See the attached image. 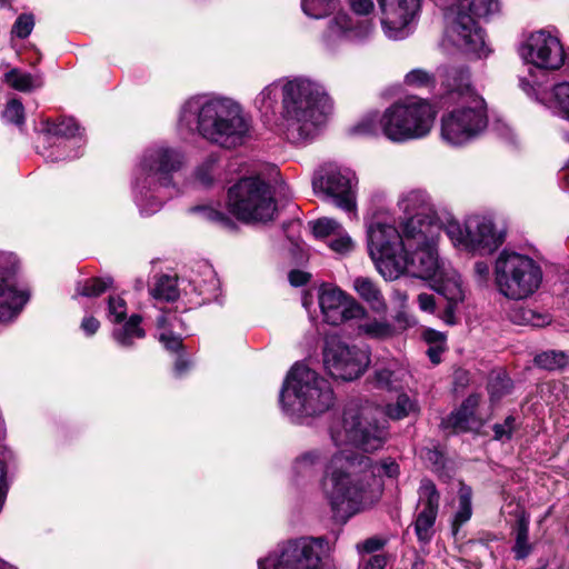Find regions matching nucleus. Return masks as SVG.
Instances as JSON below:
<instances>
[{"label": "nucleus", "mask_w": 569, "mask_h": 569, "mask_svg": "<svg viewBox=\"0 0 569 569\" xmlns=\"http://www.w3.org/2000/svg\"><path fill=\"white\" fill-rule=\"evenodd\" d=\"M398 475L399 466L393 459L373 462L367 456L338 450L325 466L320 487L333 517L347 521L381 498L383 476L397 478Z\"/></svg>", "instance_id": "f257e3e1"}, {"label": "nucleus", "mask_w": 569, "mask_h": 569, "mask_svg": "<svg viewBox=\"0 0 569 569\" xmlns=\"http://www.w3.org/2000/svg\"><path fill=\"white\" fill-rule=\"evenodd\" d=\"M281 93V111L276 131L289 142L312 140L326 122L331 102L325 88L306 77L282 78L264 87L256 98L260 112L272 111Z\"/></svg>", "instance_id": "f03ea898"}, {"label": "nucleus", "mask_w": 569, "mask_h": 569, "mask_svg": "<svg viewBox=\"0 0 569 569\" xmlns=\"http://www.w3.org/2000/svg\"><path fill=\"white\" fill-rule=\"evenodd\" d=\"M438 222L416 216L406 229L407 248L396 263L385 267L386 280L393 281L410 276L432 281V289L450 301H462L465 292L458 272L451 264L439 258Z\"/></svg>", "instance_id": "7ed1b4c3"}, {"label": "nucleus", "mask_w": 569, "mask_h": 569, "mask_svg": "<svg viewBox=\"0 0 569 569\" xmlns=\"http://www.w3.org/2000/svg\"><path fill=\"white\" fill-rule=\"evenodd\" d=\"M178 126L227 151L237 150L249 140V121L243 107L222 94L203 93L188 98L180 107Z\"/></svg>", "instance_id": "20e7f679"}, {"label": "nucleus", "mask_w": 569, "mask_h": 569, "mask_svg": "<svg viewBox=\"0 0 569 569\" xmlns=\"http://www.w3.org/2000/svg\"><path fill=\"white\" fill-rule=\"evenodd\" d=\"M442 99L457 103L440 120V138L446 144L460 148L477 140L487 129V103L470 82L463 67L447 66L440 69Z\"/></svg>", "instance_id": "39448f33"}, {"label": "nucleus", "mask_w": 569, "mask_h": 569, "mask_svg": "<svg viewBox=\"0 0 569 569\" xmlns=\"http://www.w3.org/2000/svg\"><path fill=\"white\" fill-rule=\"evenodd\" d=\"M418 411L417 401L407 393H399L396 401L385 409L369 401H351L341 416L333 419L330 437L338 448L353 446L363 451H376L385 445L388 436L386 421L381 419L383 415L400 420Z\"/></svg>", "instance_id": "423d86ee"}, {"label": "nucleus", "mask_w": 569, "mask_h": 569, "mask_svg": "<svg viewBox=\"0 0 569 569\" xmlns=\"http://www.w3.org/2000/svg\"><path fill=\"white\" fill-rule=\"evenodd\" d=\"M186 163L184 152L168 142L147 147L132 173V194L141 214L158 212L164 199L172 196L173 174Z\"/></svg>", "instance_id": "0eeeda50"}, {"label": "nucleus", "mask_w": 569, "mask_h": 569, "mask_svg": "<svg viewBox=\"0 0 569 569\" xmlns=\"http://www.w3.org/2000/svg\"><path fill=\"white\" fill-rule=\"evenodd\" d=\"M436 118L435 108L426 100L408 98L383 111L366 113L351 129L361 137H383L392 143H405L428 136Z\"/></svg>", "instance_id": "6e6552de"}, {"label": "nucleus", "mask_w": 569, "mask_h": 569, "mask_svg": "<svg viewBox=\"0 0 569 569\" xmlns=\"http://www.w3.org/2000/svg\"><path fill=\"white\" fill-rule=\"evenodd\" d=\"M499 9V0H446L442 46L456 48L471 58H487L491 50L477 21L488 20Z\"/></svg>", "instance_id": "1a4fd4ad"}, {"label": "nucleus", "mask_w": 569, "mask_h": 569, "mask_svg": "<svg viewBox=\"0 0 569 569\" xmlns=\"http://www.w3.org/2000/svg\"><path fill=\"white\" fill-rule=\"evenodd\" d=\"M335 403L330 382L305 363H296L288 372L280 390L282 411L292 420L315 417L328 411Z\"/></svg>", "instance_id": "9d476101"}, {"label": "nucleus", "mask_w": 569, "mask_h": 569, "mask_svg": "<svg viewBox=\"0 0 569 569\" xmlns=\"http://www.w3.org/2000/svg\"><path fill=\"white\" fill-rule=\"evenodd\" d=\"M493 278L500 295L518 301L527 299L540 288L543 273L540 264L530 256L503 249L495 260Z\"/></svg>", "instance_id": "9b49d317"}, {"label": "nucleus", "mask_w": 569, "mask_h": 569, "mask_svg": "<svg viewBox=\"0 0 569 569\" xmlns=\"http://www.w3.org/2000/svg\"><path fill=\"white\" fill-rule=\"evenodd\" d=\"M330 565L331 547L323 537L283 541L258 561L259 569H323Z\"/></svg>", "instance_id": "f8f14e48"}, {"label": "nucleus", "mask_w": 569, "mask_h": 569, "mask_svg": "<svg viewBox=\"0 0 569 569\" xmlns=\"http://www.w3.org/2000/svg\"><path fill=\"white\" fill-rule=\"evenodd\" d=\"M445 231L456 249L472 254L492 253L505 241V233L483 213L469 214L463 222L451 219Z\"/></svg>", "instance_id": "ddd939ff"}, {"label": "nucleus", "mask_w": 569, "mask_h": 569, "mask_svg": "<svg viewBox=\"0 0 569 569\" xmlns=\"http://www.w3.org/2000/svg\"><path fill=\"white\" fill-rule=\"evenodd\" d=\"M282 182L271 162L251 158V223H268L278 213L276 194Z\"/></svg>", "instance_id": "4468645a"}, {"label": "nucleus", "mask_w": 569, "mask_h": 569, "mask_svg": "<svg viewBox=\"0 0 569 569\" xmlns=\"http://www.w3.org/2000/svg\"><path fill=\"white\" fill-rule=\"evenodd\" d=\"M357 184L353 171L335 164L322 166L312 177L315 193L331 200L337 208L351 217H357Z\"/></svg>", "instance_id": "2eb2a0df"}, {"label": "nucleus", "mask_w": 569, "mask_h": 569, "mask_svg": "<svg viewBox=\"0 0 569 569\" xmlns=\"http://www.w3.org/2000/svg\"><path fill=\"white\" fill-rule=\"evenodd\" d=\"M413 219L415 217H409L401 223V232L392 223L379 219L367 226L368 252L376 269L385 279V267L396 263L407 248L406 229Z\"/></svg>", "instance_id": "dca6fc26"}, {"label": "nucleus", "mask_w": 569, "mask_h": 569, "mask_svg": "<svg viewBox=\"0 0 569 569\" xmlns=\"http://www.w3.org/2000/svg\"><path fill=\"white\" fill-rule=\"evenodd\" d=\"M322 356L328 373L343 381L358 379L370 363L367 349L349 345L338 337L327 338Z\"/></svg>", "instance_id": "f3484780"}, {"label": "nucleus", "mask_w": 569, "mask_h": 569, "mask_svg": "<svg viewBox=\"0 0 569 569\" xmlns=\"http://www.w3.org/2000/svg\"><path fill=\"white\" fill-rule=\"evenodd\" d=\"M375 30L369 18H356L346 11H338L327 22L321 34V44L329 53L339 52L345 46L367 40Z\"/></svg>", "instance_id": "a211bd4d"}, {"label": "nucleus", "mask_w": 569, "mask_h": 569, "mask_svg": "<svg viewBox=\"0 0 569 569\" xmlns=\"http://www.w3.org/2000/svg\"><path fill=\"white\" fill-rule=\"evenodd\" d=\"M20 261L13 252L0 251V329L13 321L29 296L17 283Z\"/></svg>", "instance_id": "6ab92c4d"}, {"label": "nucleus", "mask_w": 569, "mask_h": 569, "mask_svg": "<svg viewBox=\"0 0 569 569\" xmlns=\"http://www.w3.org/2000/svg\"><path fill=\"white\" fill-rule=\"evenodd\" d=\"M520 56L532 66L543 70H558L566 61L559 37L548 30L531 32L520 47Z\"/></svg>", "instance_id": "aec40b11"}, {"label": "nucleus", "mask_w": 569, "mask_h": 569, "mask_svg": "<svg viewBox=\"0 0 569 569\" xmlns=\"http://www.w3.org/2000/svg\"><path fill=\"white\" fill-rule=\"evenodd\" d=\"M381 12V28L390 40H402L411 33L421 0H377Z\"/></svg>", "instance_id": "412c9836"}, {"label": "nucleus", "mask_w": 569, "mask_h": 569, "mask_svg": "<svg viewBox=\"0 0 569 569\" xmlns=\"http://www.w3.org/2000/svg\"><path fill=\"white\" fill-rule=\"evenodd\" d=\"M318 300L323 320L331 326L362 318L366 313L365 308L355 298L332 284L326 283L319 288Z\"/></svg>", "instance_id": "4be33fe9"}, {"label": "nucleus", "mask_w": 569, "mask_h": 569, "mask_svg": "<svg viewBox=\"0 0 569 569\" xmlns=\"http://www.w3.org/2000/svg\"><path fill=\"white\" fill-rule=\"evenodd\" d=\"M439 498L436 486L430 480H423L419 488V501L422 508L415 521L416 536L422 543L429 542L433 536Z\"/></svg>", "instance_id": "5701e85b"}, {"label": "nucleus", "mask_w": 569, "mask_h": 569, "mask_svg": "<svg viewBox=\"0 0 569 569\" xmlns=\"http://www.w3.org/2000/svg\"><path fill=\"white\" fill-rule=\"evenodd\" d=\"M159 341L169 351H178L182 348V333L187 331L184 320L176 311H161L157 317Z\"/></svg>", "instance_id": "b1692460"}, {"label": "nucleus", "mask_w": 569, "mask_h": 569, "mask_svg": "<svg viewBox=\"0 0 569 569\" xmlns=\"http://www.w3.org/2000/svg\"><path fill=\"white\" fill-rule=\"evenodd\" d=\"M193 290L203 297V301L210 302L217 300L220 292V280L217 272L207 262L199 263L189 281Z\"/></svg>", "instance_id": "393cba45"}, {"label": "nucleus", "mask_w": 569, "mask_h": 569, "mask_svg": "<svg viewBox=\"0 0 569 569\" xmlns=\"http://www.w3.org/2000/svg\"><path fill=\"white\" fill-rule=\"evenodd\" d=\"M226 203L237 220L249 222V178L246 174L229 187Z\"/></svg>", "instance_id": "a878e982"}, {"label": "nucleus", "mask_w": 569, "mask_h": 569, "mask_svg": "<svg viewBox=\"0 0 569 569\" xmlns=\"http://www.w3.org/2000/svg\"><path fill=\"white\" fill-rule=\"evenodd\" d=\"M328 460V452L323 448H312L301 452L292 462V473L297 480L310 479L317 475L318 469Z\"/></svg>", "instance_id": "bb28decb"}, {"label": "nucleus", "mask_w": 569, "mask_h": 569, "mask_svg": "<svg viewBox=\"0 0 569 569\" xmlns=\"http://www.w3.org/2000/svg\"><path fill=\"white\" fill-rule=\"evenodd\" d=\"M478 405L479 397L477 395L469 396L461 407L446 419V427L451 428L455 432H465L478 428L479 423L475 416Z\"/></svg>", "instance_id": "cd10ccee"}, {"label": "nucleus", "mask_w": 569, "mask_h": 569, "mask_svg": "<svg viewBox=\"0 0 569 569\" xmlns=\"http://www.w3.org/2000/svg\"><path fill=\"white\" fill-rule=\"evenodd\" d=\"M398 204L403 212L411 214L410 217L421 214L423 218L437 222L431 216L433 212L431 197L425 190L413 189L402 193Z\"/></svg>", "instance_id": "c85d7f7f"}, {"label": "nucleus", "mask_w": 569, "mask_h": 569, "mask_svg": "<svg viewBox=\"0 0 569 569\" xmlns=\"http://www.w3.org/2000/svg\"><path fill=\"white\" fill-rule=\"evenodd\" d=\"M408 378V370L397 362H390L375 372L376 386L386 390H398L407 382Z\"/></svg>", "instance_id": "c756f323"}, {"label": "nucleus", "mask_w": 569, "mask_h": 569, "mask_svg": "<svg viewBox=\"0 0 569 569\" xmlns=\"http://www.w3.org/2000/svg\"><path fill=\"white\" fill-rule=\"evenodd\" d=\"M355 291L376 311H385V298L378 286L367 277H357L352 284Z\"/></svg>", "instance_id": "7c9ffc66"}, {"label": "nucleus", "mask_w": 569, "mask_h": 569, "mask_svg": "<svg viewBox=\"0 0 569 569\" xmlns=\"http://www.w3.org/2000/svg\"><path fill=\"white\" fill-rule=\"evenodd\" d=\"M142 318L139 315H132L123 326L112 331L116 342L123 348L133 345L134 339H141L146 336L144 330L140 327Z\"/></svg>", "instance_id": "2f4dec72"}, {"label": "nucleus", "mask_w": 569, "mask_h": 569, "mask_svg": "<svg viewBox=\"0 0 569 569\" xmlns=\"http://www.w3.org/2000/svg\"><path fill=\"white\" fill-rule=\"evenodd\" d=\"M44 131L49 137L82 139L81 128L73 118H61L58 121H47Z\"/></svg>", "instance_id": "473e14b6"}, {"label": "nucleus", "mask_w": 569, "mask_h": 569, "mask_svg": "<svg viewBox=\"0 0 569 569\" xmlns=\"http://www.w3.org/2000/svg\"><path fill=\"white\" fill-rule=\"evenodd\" d=\"M6 82L18 91H31L40 88L43 84L42 76L40 73H28L19 69H12L4 76Z\"/></svg>", "instance_id": "72a5a7b5"}, {"label": "nucleus", "mask_w": 569, "mask_h": 569, "mask_svg": "<svg viewBox=\"0 0 569 569\" xmlns=\"http://www.w3.org/2000/svg\"><path fill=\"white\" fill-rule=\"evenodd\" d=\"M472 490L462 485L458 491V506L452 519V532L458 533L459 528L470 520L472 515Z\"/></svg>", "instance_id": "f704fd0d"}, {"label": "nucleus", "mask_w": 569, "mask_h": 569, "mask_svg": "<svg viewBox=\"0 0 569 569\" xmlns=\"http://www.w3.org/2000/svg\"><path fill=\"white\" fill-rule=\"evenodd\" d=\"M150 293L156 300H176L179 297L177 278L169 274H161L157 277Z\"/></svg>", "instance_id": "c9c22d12"}, {"label": "nucleus", "mask_w": 569, "mask_h": 569, "mask_svg": "<svg viewBox=\"0 0 569 569\" xmlns=\"http://www.w3.org/2000/svg\"><path fill=\"white\" fill-rule=\"evenodd\" d=\"M111 286V278H89L77 282L76 295L87 298L99 297Z\"/></svg>", "instance_id": "e433bc0d"}, {"label": "nucleus", "mask_w": 569, "mask_h": 569, "mask_svg": "<svg viewBox=\"0 0 569 569\" xmlns=\"http://www.w3.org/2000/svg\"><path fill=\"white\" fill-rule=\"evenodd\" d=\"M219 161L220 156L217 152L208 154L194 170L196 181L203 187L211 186L214 181V173Z\"/></svg>", "instance_id": "4c0bfd02"}, {"label": "nucleus", "mask_w": 569, "mask_h": 569, "mask_svg": "<svg viewBox=\"0 0 569 569\" xmlns=\"http://www.w3.org/2000/svg\"><path fill=\"white\" fill-rule=\"evenodd\" d=\"M339 0H301V9L306 16L312 19L328 17Z\"/></svg>", "instance_id": "58836bf2"}, {"label": "nucleus", "mask_w": 569, "mask_h": 569, "mask_svg": "<svg viewBox=\"0 0 569 569\" xmlns=\"http://www.w3.org/2000/svg\"><path fill=\"white\" fill-rule=\"evenodd\" d=\"M535 362L540 368L547 370H556L567 366L569 362V357L563 351L549 350L537 355Z\"/></svg>", "instance_id": "ea45409f"}, {"label": "nucleus", "mask_w": 569, "mask_h": 569, "mask_svg": "<svg viewBox=\"0 0 569 569\" xmlns=\"http://www.w3.org/2000/svg\"><path fill=\"white\" fill-rule=\"evenodd\" d=\"M312 232L317 238H333L345 228L333 218L322 217L310 222Z\"/></svg>", "instance_id": "a19ab883"}, {"label": "nucleus", "mask_w": 569, "mask_h": 569, "mask_svg": "<svg viewBox=\"0 0 569 569\" xmlns=\"http://www.w3.org/2000/svg\"><path fill=\"white\" fill-rule=\"evenodd\" d=\"M552 99L559 116L569 121V82H561L553 87Z\"/></svg>", "instance_id": "79ce46f5"}, {"label": "nucleus", "mask_w": 569, "mask_h": 569, "mask_svg": "<svg viewBox=\"0 0 569 569\" xmlns=\"http://www.w3.org/2000/svg\"><path fill=\"white\" fill-rule=\"evenodd\" d=\"M327 244L333 252L339 256H348L356 248L355 241L345 229L333 238L328 239Z\"/></svg>", "instance_id": "37998d69"}, {"label": "nucleus", "mask_w": 569, "mask_h": 569, "mask_svg": "<svg viewBox=\"0 0 569 569\" xmlns=\"http://www.w3.org/2000/svg\"><path fill=\"white\" fill-rule=\"evenodd\" d=\"M359 331L372 338H387L393 332L391 325L380 320H369L359 326Z\"/></svg>", "instance_id": "c03bdc74"}, {"label": "nucleus", "mask_w": 569, "mask_h": 569, "mask_svg": "<svg viewBox=\"0 0 569 569\" xmlns=\"http://www.w3.org/2000/svg\"><path fill=\"white\" fill-rule=\"evenodd\" d=\"M528 537H529L528 521L526 519L521 518L518 521L516 545L513 547L516 558L521 559V558H525L529 553L530 546L528 543Z\"/></svg>", "instance_id": "a18cd8bd"}, {"label": "nucleus", "mask_w": 569, "mask_h": 569, "mask_svg": "<svg viewBox=\"0 0 569 569\" xmlns=\"http://www.w3.org/2000/svg\"><path fill=\"white\" fill-rule=\"evenodd\" d=\"M126 317V301L119 296H110L108 299V319L112 322H121Z\"/></svg>", "instance_id": "49530a36"}, {"label": "nucleus", "mask_w": 569, "mask_h": 569, "mask_svg": "<svg viewBox=\"0 0 569 569\" xmlns=\"http://www.w3.org/2000/svg\"><path fill=\"white\" fill-rule=\"evenodd\" d=\"M34 18L30 13L20 14L12 26L11 34L20 39L27 38L33 30Z\"/></svg>", "instance_id": "de8ad7c7"}, {"label": "nucleus", "mask_w": 569, "mask_h": 569, "mask_svg": "<svg viewBox=\"0 0 569 569\" xmlns=\"http://www.w3.org/2000/svg\"><path fill=\"white\" fill-rule=\"evenodd\" d=\"M405 82L410 87L427 88L433 83V77L423 69H413L406 74Z\"/></svg>", "instance_id": "09e8293b"}, {"label": "nucleus", "mask_w": 569, "mask_h": 569, "mask_svg": "<svg viewBox=\"0 0 569 569\" xmlns=\"http://www.w3.org/2000/svg\"><path fill=\"white\" fill-rule=\"evenodd\" d=\"M2 117L6 121L21 126L24 122V108L19 100H11L8 102Z\"/></svg>", "instance_id": "8fccbe9b"}, {"label": "nucleus", "mask_w": 569, "mask_h": 569, "mask_svg": "<svg viewBox=\"0 0 569 569\" xmlns=\"http://www.w3.org/2000/svg\"><path fill=\"white\" fill-rule=\"evenodd\" d=\"M193 211L201 212L204 219L212 221L214 223H218L224 228L232 229L234 227V223L230 220L229 217H227L223 212H221L214 208L196 207V208H193Z\"/></svg>", "instance_id": "3c124183"}, {"label": "nucleus", "mask_w": 569, "mask_h": 569, "mask_svg": "<svg viewBox=\"0 0 569 569\" xmlns=\"http://www.w3.org/2000/svg\"><path fill=\"white\" fill-rule=\"evenodd\" d=\"M515 428L516 419L512 416L507 417L503 423L493 426L495 439L499 441L510 440Z\"/></svg>", "instance_id": "603ef678"}, {"label": "nucleus", "mask_w": 569, "mask_h": 569, "mask_svg": "<svg viewBox=\"0 0 569 569\" xmlns=\"http://www.w3.org/2000/svg\"><path fill=\"white\" fill-rule=\"evenodd\" d=\"M347 3L356 18H368L375 10L373 0H347Z\"/></svg>", "instance_id": "864d4df0"}, {"label": "nucleus", "mask_w": 569, "mask_h": 569, "mask_svg": "<svg viewBox=\"0 0 569 569\" xmlns=\"http://www.w3.org/2000/svg\"><path fill=\"white\" fill-rule=\"evenodd\" d=\"M383 546V541L378 538H369L362 543L357 545V549L360 553H371L373 551L379 550Z\"/></svg>", "instance_id": "5fc2aeb1"}, {"label": "nucleus", "mask_w": 569, "mask_h": 569, "mask_svg": "<svg viewBox=\"0 0 569 569\" xmlns=\"http://www.w3.org/2000/svg\"><path fill=\"white\" fill-rule=\"evenodd\" d=\"M418 306L421 311L433 313V311L436 309L435 297L429 293H420L418 296Z\"/></svg>", "instance_id": "6e6d98bb"}, {"label": "nucleus", "mask_w": 569, "mask_h": 569, "mask_svg": "<svg viewBox=\"0 0 569 569\" xmlns=\"http://www.w3.org/2000/svg\"><path fill=\"white\" fill-rule=\"evenodd\" d=\"M57 148H58L59 154L56 156L54 152L51 151L50 153L44 156L48 161L56 162L59 160L74 159L80 156L79 151H74L72 154H64V152H61V151H64V149L67 148V142L59 144Z\"/></svg>", "instance_id": "4d7b16f0"}, {"label": "nucleus", "mask_w": 569, "mask_h": 569, "mask_svg": "<svg viewBox=\"0 0 569 569\" xmlns=\"http://www.w3.org/2000/svg\"><path fill=\"white\" fill-rule=\"evenodd\" d=\"M367 562L366 569H385L390 565L389 557L382 553L370 556Z\"/></svg>", "instance_id": "13d9d810"}, {"label": "nucleus", "mask_w": 569, "mask_h": 569, "mask_svg": "<svg viewBox=\"0 0 569 569\" xmlns=\"http://www.w3.org/2000/svg\"><path fill=\"white\" fill-rule=\"evenodd\" d=\"M80 327L87 336H92L98 331L100 322L94 317L87 316L82 319Z\"/></svg>", "instance_id": "bf43d9fd"}, {"label": "nucleus", "mask_w": 569, "mask_h": 569, "mask_svg": "<svg viewBox=\"0 0 569 569\" xmlns=\"http://www.w3.org/2000/svg\"><path fill=\"white\" fill-rule=\"evenodd\" d=\"M309 279L310 274L301 270H292L289 273V281L293 287L303 286L309 281Z\"/></svg>", "instance_id": "052dcab7"}, {"label": "nucleus", "mask_w": 569, "mask_h": 569, "mask_svg": "<svg viewBox=\"0 0 569 569\" xmlns=\"http://www.w3.org/2000/svg\"><path fill=\"white\" fill-rule=\"evenodd\" d=\"M499 388L507 391L509 388V380H507L505 378L497 377V379L495 381L490 382L489 390H490L492 398L500 397V395L498 393Z\"/></svg>", "instance_id": "680f3d73"}, {"label": "nucleus", "mask_w": 569, "mask_h": 569, "mask_svg": "<svg viewBox=\"0 0 569 569\" xmlns=\"http://www.w3.org/2000/svg\"><path fill=\"white\" fill-rule=\"evenodd\" d=\"M473 270L478 279L481 281H486L490 273L489 266L485 261H477L475 263Z\"/></svg>", "instance_id": "e2e57ef3"}, {"label": "nucleus", "mask_w": 569, "mask_h": 569, "mask_svg": "<svg viewBox=\"0 0 569 569\" xmlns=\"http://www.w3.org/2000/svg\"><path fill=\"white\" fill-rule=\"evenodd\" d=\"M447 300H448V307L446 308V311L443 315V320L449 325H453L455 323L453 308L460 301H450L449 299H447Z\"/></svg>", "instance_id": "0e129e2a"}, {"label": "nucleus", "mask_w": 569, "mask_h": 569, "mask_svg": "<svg viewBox=\"0 0 569 569\" xmlns=\"http://www.w3.org/2000/svg\"><path fill=\"white\" fill-rule=\"evenodd\" d=\"M425 338L428 342H435V343H443L445 342V336L435 330L426 331Z\"/></svg>", "instance_id": "69168bd1"}, {"label": "nucleus", "mask_w": 569, "mask_h": 569, "mask_svg": "<svg viewBox=\"0 0 569 569\" xmlns=\"http://www.w3.org/2000/svg\"><path fill=\"white\" fill-rule=\"evenodd\" d=\"M397 321L399 323H403V328L406 327H412L416 325V320L412 316L407 315L406 312H399L396 317Z\"/></svg>", "instance_id": "338daca9"}, {"label": "nucleus", "mask_w": 569, "mask_h": 569, "mask_svg": "<svg viewBox=\"0 0 569 569\" xmlns=\"http://www.w3.org/2000/svg\"><path fill=\"white\" fill-rule=\"evenodd\" d=\"M442 349L440 346L430 347L427 351L432 363L437 365L440 362V353Z\"/></svg>", "instance_id": "774afa93"}]
</instances>
